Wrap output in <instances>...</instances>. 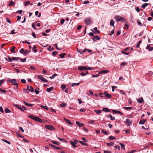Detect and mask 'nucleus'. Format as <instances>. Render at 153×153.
<instances>
[{
  "mask_svg": "<svg viewBox=\"0 0 153 153\" xmlns=\"http://www.w3.org/2000/svg\"><path fill=\"white\" fill-rule=\"evenodd\" d=\"M5 112L6 113H8L11 112V111L8 108H6L5 110Z\"/></svg>",
  "mask_w": 153,
  "mask_h": 153,
  "instance_id": "46",
  "label": "nucleus"
},
{
  "mask_svg": "<svg viewBox=\"0 0 153 153\" xmlns=\"http://www.w3.org/2000/svg\"><path fill=\"white\" fill-rule=\"evenodd\" d=\"M28 90L29 91H31V92H33L34 91V89H33V87L31 86H30V87L28 89Z\"/></svg>",
  "mask_w": 153,
  "mask_h": 153,
  "instance_id": "27",
  "label": "nucleus"
},
{
  "mask_svg": "<svg viewBox=\"0 0 153 153\" xmlns=\"http://www.w3.org/2000/svg\"><path fill=\"white\" fill-rule=\"evenodd\" d=\"M76 123L79 127H82L84 126L83 124L77 121H76Z\"/></svg>",
  "mask_w": 153,
  "mask_h": 153,
  "instance_id": "18",
  "label": "nucleus"
},
{
  "mask_svg": "<svg viewBox=\"0 0 153 153\" xmlns=\"http://www.w3.org/2000/svg\"><path fill=\"white\" fill-rule=\"evenodd\" d=\"M36 45H34L33 46V49H32V50L33 51H34V52L35 53H36V52H37V50L36 49Z\"/></svg>",
  "mask_w": 153,
  "mask_h": 153,
  "instance_id": "41",
  "label": "nucleus"
},
{
  "mask_svg": "<svg viewBox=\"0 0 153 153\" xmlns=\"http://www.w3.org/2000/svg\"><path fill=\"white\" fill-rule=\"evenodd\" d=\"M114 19L116 20L117 22L121 21L124 22H126V19L123 17L119 16H116L114 17Z\"/></svg>",
  "mask_w": 153,
  "mask_h": 153,
  "instance_id": "3",
  "label": "nucleus"
},
{
  "mask_svg": "<svg viewBox=\"0 0 153 153\" xmlns=\"http://www.w3.org/2000/svg\"><path fill=\"white\" fill-rule=\"evenodd\" d=\"M79 85V82H78L77 83H73L71 85L72 86H74V85H75L78 86Z\"/></svg>",
  "mask_w": 153,
  "mask_h": 153,
  "instance_id": "42",
  "label": "nucleus"
},
{
  "mask_svg": "<svg viewBox=\"0 0 153 153\" xmlns=\"http://www.w3.org/2000/svg\"><path fill=\"white\" fill-rule=\"evenodd\" d=\"M108 117H110V119L111 120H114L115 119V118L114 117H112L111 115V114H110L108 116Z\"/></svg>",
  "mask_w": 153,
  "mask_h": 153,
  "instance_id": "26",
  "label": "nucleus"
},
{
  "mask_svg": "<svg viewBox=\"0 0 153 153\" xmlns=\"http://www.w3.org/2000/svg\"><path fill=\"white\" fill-rule=\"evenodd\" d=\"M102 111L106 112H109L110 111V110L107 108H104L102 109Z\"/></svg>",
  "mask_w": 153,
  "mask_h": 153,
  "instance_id": "20",
  "label": "nucleus"
},
{
  "mask_svg": "<svg viewBox=\"0 0 153 153\" xmlns=\"http://www.w3.org/2000/svg\"><path fill=\"white\" fill-rule=\"evenodd\" d=\"M142 41L141 40V41H139L138 43H137V44L136 46V47L137 48H139V46H140V44L142 42Z\"/></svg>",
  "mask_w": 153,
  "mask_h": 153,
  "instance_id": "43",
  "label": "nucleus"
},
{
  "mask_svg": "<svg viewBox=\"0 0 153 153\" xmlns=\"http://www.w3.org/2000/svg\"><path fill=\"white\" fill-rule=\"evenodd\" d=\"M82 140L85 142H88V140L83 137L82 138Z\"/></svg>",
  "mask_w": 153,
  "mask_h": 153,
  "instance_id": "61",
  "label": "nucleus"
},
{
  "mask_svg": "<svg viewBox=\"0 0 153 153\" xmlns=\"http://www.w3.org/2000/svg\"><path fill=\"white\" fill-rule=\"evenodd\" d=\"M66 53H62L59 55V56L61 58H64L65 56L66 55Z\"/></svg>",
  "mask_w": 153,
  "mask_h": 153,
  "instance_id": "25",
  "label": "nucleus"
},
{
  "mask_svg": "<svg viewBox=\"0 0 153 153\" xmlns=\"http://www.w3.org/2000/svg\"><path fill=\"white\" fill-rule=\"evenodd\" d=\"M28 117L29 118H30L35 121L40 123L42 122H43V120L37 117H35L33 115H30Z\"/></svg>",
  "mask_w": 153,
  "mask_h": 153,
  "instance_id": "1",
  "label": "nucleus"
},
{
  "mask_svg": "<svg viewBox=\"0 0 153 153\" xmlns=\"http://www.w3.org/2000/svg\"><path fill=\"white\" fill-rule=\"evenodd\" d=\"M2 141H4V142H5L8 143L9 144H10V143L9 141H7V140H4V139H2Z\"/></svg>",
  "mask_w": 153,
  "mask_h": 153,
  "instance_id": "52",
  "label": "nucleus"
},
{
  "mask_svg": "<svg viewBox=\"0 0 153 153\" xmlns=\"http://www.w3.org/2000/svg\"><path fill=\"white\" fill-rule=\"evenodd\" d=\"M128 126H130L132 123V120L128 118L126 120V121L124 122Z\"/></svg>",
  "mask_w": 153,
  "mask_h": 153,
  "instance_id": "4",
  "label": "nucleus"
},
{
  "mask_svg": "<svg viewBox=\"0 0 153 153\" xmlns=\"http://www.w3.org/2000/svg\"><path fill=\"white\" fill-rule=\"evenodd\" d=\"M66 86L64 85H61V88L62 90H64L66 88Z\"/></svg>",
  "mask_w": 153,
  "mask_h": 153,
  "instance_id": "49",
  "label": "nucleus"
},
{
  "mask_svg": "<svg viewBox=\"0 0 153 153\" xmlns=\"http://www.w3.org/2000/svg\"><path fill=\"white\" fill-rule=\"evenodd\" d=\"M146 49H148L149 51H151L152 50V47H151L149 45H147Z\"/></svg>",
  "mask_w": 153,
  "mask_h": 153,
  "instance_id": "24",
  "label": "nucleus"
},
{
  "mask_svg": "<svg viewBox=\"0 0 153 153\" xmlns=\"http://www.w3.org/2000/svg\"><path fill=\"white\" fill-rule=\"evenodd\" d=\"M146 120H141L139 122V124H143L146 121Z\"/></svg>",
  "mask_w": 153,
  "mask_h": 153,
  "instance_id": "23",
  "label": "nucleus"
},
{
  "mask_svg": "<svg viewBox=\"0 0 153 153\" xmlns=\"http://www.w3.org/2000/svg\"><path fill=\"white\" fill-rule=\"evenodd\" d=\"M58 53L57 51H53L52 52V54L53 56H56Z\"/></svg>",
  "mask_w": 153,
  "mask_h": 153,
  "instance_id": "56",
  "label": "nucleus"
},
{
  "mask_svg": "<svg viewBox=\"0 0 153 153\" xmlns=\"http://www.w3.org/2000/svg\"><path fill=\"white\" fill-rule=\"evenodd\" d=\"M49 145L52 147H53L54 148L56 149H57L58 150H59L61 148H59V147H58L57 146H55L54 145H53L51 144H49Z\"/></svg>",
  "mask_w": 153,
  "mask_h": 153,
  "instance_id": "13",
  "label": "nucleus"
},
{
  "mask_svg": "<svg viewBox=\"0 0 153 153\" xmlns=\"http://www.w3.org/2000/svg\"><path fill=\"white\" fill-rule=\"evenodd\" d=\"M120 144L121 146V149H123V150H125V148L124 147V146H125L123 144L121 143H120Z\"/></svg>",
  "mask_w": 153,
  "mask_h": 153,
  "instance_id": "37",
  "label": "nucleus"
},
{
  "mask_svg": "<svg viewBox=\"0 0 153 153\" xmlns=\"http://www.w3.org/2000/svg\"><path fill=\"white\" fill-rule=\"evenodd\" d=\"M106 144L107 145H108V146H113L114 144V142H111L110 143H107Z\"/></svg>",
  "mask_w": 153,
  "mask_h": 153,
  "instance_id": "34",
  "label": "nucleus"
},
{
  "mask_svg": "<svg viewBox=\"0 0 153 153\" xmlns=\"http://www.w3.org/2000/svg\"><path fill=\"white\" fill-rule=\"evenodd\" d=\"M15 47L14 46L11 48V49L10 50V51L11 53H16V52L14 51V49H15Z\"/></svg>",
  "mask_w": 153,
  "mask_h": 153,
  "instance_id": "29",
  "label": "nucleus"
},
{
  "mask_svg": "<svg viewBox=\"0 0 153 153\" xmlns=\"http://www.w3.org/2000/svg\"><path fill=\"white\" fill-rule=\"evenodd\" d=\"M104 94L105 96L108 99H110L111 98V96L109 94L106 92H105L104 93Z\"/></svg>",
  "mask_w": 153,
  "mask_h": 153,
  "instance_id": "12",
  "label": "nucleus"
},
{
  "mask_svg": "<svg viewBox=\"0 0 153 153\" xmlns=\"http://www.w3.org/2000/svg\"><path fill=\"white\" fill-rule=\"evenodd\" d=\"M135 9L137 12H140V10L139 7L135 8Z\"/></svg>",
  "mask_w": 153,
  "mask_h": 153,
  "instance_id": "64",
  "label": "nucleus"
},
{
  "mask_svg": "<svg viewBox=\"0 0 153 153\" xmlns=\"http://www.w3.org/2000/svg\"><path fill=\"white\" fill-rule=\"evenodd\" d=\"M108 138L109 140H114L116 139V137H115L111 136L109 137Z\"/></svg>",
  "mask_w": 153,
  "mask_h": 153,
  "instance_id": "32",
  "label": "nucleus"
},
{
  "mask_svg": "<svg viewBox=\"0 0 153 153\" xmlns=\"http://www.w3.org/2000/svg\"><path fill=\"white\" fill-rule=\"evenodd\" d=\"M57 74H54L52 76L50 77V78L51 79H53L56 76H57Z\"/></svg>",
  "mask_w": 153,
  "mask_h": 153,
  "instance_id": "38",
  "label": "nucleus"
},
{
  "mask_svg": "<svg viewBox=\"0 0 153 153\" xmlns=\"http://www.w3.org/2000/svg\"><path fill=\"white\" fill-rule=\"evenodd\" d=\"M30 1H26L25 2L24 4L25 6H27L28 4H30Z\"/></svg>",
  "mask_w": 153,
  "mask_h": 153,
  "instance_id": "44",
  "label": "nucleus"
},
{
  "mask_svg": "<svg viewBox=\"0 0 153 153\" xmlns=\"http://www.w3.org/2000/svg\"><path fill=\"white\" fill-rule=\"evenodd\" d=\"M114 147L120 150V146H119L115 145L114 146Z\"/></svg>",
  "mask_w": 153,
  "mask_h": 153,
  "instance_id": "63",
  "label": "nucleus"
},
{
  "mask_svg": "<svg viewBox=\"0 0 153 153\" xmlns=\"http://www.w3.org/2000/svg\"><path fill=\"white\" fill-rule=\"evenodd\" d=\"M23 102H24L25 104L27 106L30 107H32L33 106V104L28 103L27 102H26L25 101H23Z\"/></svg>",
  "mask_w": 153,
  "mask_h": 153,
  "instance_id": "17",
  "label": "nucleus"
},
{
  "mask_svg": "<svg viewBox=\"0 0 153 153\" xmlns=\"http://www.w3.org/2000/svg\"><path fill=\"white\" fill-rule=\"evenodd\" d=\"M54 88L53 87H52L50 88H48L46 89V91L48 92H50L52 90H53Z\"/></svg>",
  "mask_w": 153,
  "mask_h": 153,
  "instance_id": "21",
  "label": "nucleus"
},
{
  "mask_svg": "<svg viewBox=\"0 0 153 153\" xmlns=\"http://www.w3.org/2000/svg\"><path fill=\"white\" fill-rule=\"evenodd\" d=\"M19 59L22 62H25L26 61V59L25 58H24V59L20 58V59Z\"/></svg>",
  "mask_w": 153,
  "mask_h": 153,
  "instance_id": "54",
  "label": "nucleus"
},
{
  "mask_svg": "<svg viewBox=\"0 0 153 153\" xmlns=\"http://www.w3.org/2000/svg\"><path fill=\"white\" fill-rule=\"evenodd\" d=\"M149 5V4H147V3H145L143 4L142 6H141V7H142V8H145L148 5Z\"/></svg>",
  "mask_w": 153,
  "mask_h": 153,
  "instance_id": "33",
  "label": "nucleus"
},
{
  "mask_svg": "<svg viewBox=\"0 0 153 153\" xmlns=\"http://www.w3.org/2000/svg\"><path fill=\"white\" fill-rule=\"evenodd\" d=\"M114 20L112 19H111L110 21V25L112 26H113L114 27Z\"/></svg>",
  "mask_w": 153,
  "mask_h": 153,
  "instance_id": "22",
  "label": "nucleus"
},
{
  "mask_svg": "<svg viewBox=\"0 0 153 153\" xmlns=\"http://www.w3.org/2000/svg\"><path fill=\"white\" fill-rule=\"evenodd\" d=\"M12 59L13 60H18L19 59H20V58L19 57H12Z\"/></svg>",
  "mask_w": 153,
  "mask_h": 153,
  "instance_id": "35",
  "label": "nucleus"
},
{
  "mask_svg": "<svg viewBox=\"0 0 153 153\" xmlns=\"http://www.w3.org/2000/svg\"><path fill=\"white\" fill-rule=\"evenodd\" d=\"M58 138L61 141H65V142L66 141L63 138H61L60 137H58Z\"/></svg>",
  "mask_w": 153,
  "mask_h": 153,
  "instance_id": "51",
  "label": "nucleus"
},
{
  "mask_svg": "<svg viewBox=\"0 0 153 153\" xmlns=\"http://www.w3.org/2000/svg\"><path fill=\"white\" fill-rule=\"evenodd\" d=\"M15 4V3L13 1H11L9 3V6H12L13 4Z\"/></svg>",
  "mask_w": 153,
  "mask_h": 153,
  "instance_id": "48",
  "label": "nucleus"
},
{
  "mask_svg": "<svg viewBox=\"0 0 153 153\" xmlns=\"http://www.w3.org/2000/svg\"><path fill=\"white\" fill-rule=\"evenodd\" d=\"M77 51L79 53H80L81 54H82V53H83V52H83V51L82 50H78V49H77Z\"/></svg>",
  "mask_w": 153,
  "mask_h": 153,
  "instance_id": "59",
  "label": "nucleus"
},
{
  "mask_svg": "<svg viewBox=\"0 0 153 153\" xmlns=\"http://www.w3.org/2000/svg\"><path fill=\"white\" fill-rule=\"evenodd\" d=\"M112 112L114 113H118L120 114H121L122 115H123V113L122 112H120L118 111L113 110H112Z\"/></svg>",
  "mask_w": 153,
  "mask_h": 153,
  "instance_id": "16",
  "label": "nucleus"
},
{
  "mask_svg": "<svg viewBox=\"0 0 153 153\" xmlns=\"http://www.w3.org/2000/svg\"><path fill=\"white\" fill-rule=\"evenodd\" d=\"M13 105L22 112H24V110H26L27 109V108L24 106H22V107H21L19 105L14 104H13Z\"/></svg>",
  "mask_w": 153,
  "mask_h": 153,
  "instance_id": "2",
  "label": "nucleus"
},
{
  "mask_svg": "<svg viewBox=\"0 0 153 153\" xmlns=\"http://www.w3.org/2000/svg\"><path fill=\"white\" fill-rule=\"evenodd\" d=\"M52 143L55 144L56 145H59L60 143L59 142L56 141H52Z\"/></svg>",
  "mask_w": 153,
  "mask_h": 153,
  "instance_id": "36",
  "label": "nucleus"
},
{
  "mask_svg": "<svg viewBox=\"0 0 153 153\" xmlns=\"http://www.w3.org/2000/svg\"><path fill=\"white\" fill-rule=\"evenodd\" d=\"M137 24L139 25H140V26L142 25V23H141V22H140V20H137Z\"/></svg>",
  "mask_w": 153,
  "mask_h": 153,
  "instance_id": "60",
  "label": "nucleus"
},
{
  "mask_svg": "<svg viewBox=\"0 0 153 153\" xmlns=\"http://www.w3.org/2000/svg\"><path fill=\"white\" fill-rule=\"evenodd\" d=\"M85 23L87 25H90L91 23V20L90 18H88L85 19L84 20Z\"/></svg>",
  "mask_w": 153,
  "mask_h": 153,
  "instance_id": "5",
  "label": "nucleus"
},
{
  "mask_svg": "<svg viewBox=\"0 0 153 153\" xmlns=\"http://www.w3.org/2000/svg\"><path fill=\"white\" fill-rule=\"evenodd\" d=\"M37 77L42 81L45 82H48V80L45 79L41 75H38Z\"/></svg>",
  "mask_w": 153,
  "mask_h": 153,
  "instance_id": "6",
  "label": "nucleus"
},
{
  "mask_svg": "<svg viewBox=\"0 0 153 153\" xmlns=\"http://www.w3.org/2000/svg\"><path fill=\"white\" fill-rule=\"evenodd\" d=\"M92 39L94 41H96L100 39V38L99 36L94 35Z\"/></svg>",
  "mask_w": 153,
  "mask_h": 153,
  "instance_id": "10",
  "label": "nucleus"
},
{
  "mask_svg": "<svg viewBox=\"0 0 153 153\" xmlns=\"http://www.w3.org/2000/svg\"><path fill=\"white\" fill-rule=\"evenodd\" d=\"M16 79H9L7 81L8 82L11 83H14V82H15L16 81Z\"/></svg>",
  "mask_w": 153,
  "mask_h": 153,
  "instance_id": "15",
  "label": "nucleus"
},
{
  "mask_svg": "<svg viewBox=\"0 0 153 153\" xmlns=\"http://www.w3.org/2000/svg\"><path fill=\"white\" fill-rule=\"evenodd\" d=\"M45 127L48 130H53L54 129L53 127L51 125H45Z\"/></svg>",
  "mask_w": 153,
  "mask_h": 153,
  "instance_id": "7",
  "label": "nucleus"
},
{
  "mask_svg": "<svg viewBox=\"0 0 153 153\" xmlns=\"http://www.w3.org/2000/svg\"><path fill=\"white\" fill-rule=\"evenodd\" d=\"M78 69L80 71H82L84 70L87 71V67L79 66L78 67Z\"/></svg>",
  "mask_w": 153,
  "mask_h": 153,
  "instance_id": "9",
  "label": "nucleus"
},
{
  "mask_svg": "<svg viewBox=\"0 0 153 153\" xmlns=\"http://www.w3.org/2000/svg\"><path fill=\"white\" fill-rule=\"evenodd\" d=\"M95 34H98L100 33V31L97 30V27H95L93 29L91 30Z\"/></svg>",
  "mask_w": 153,
  "mask_h": 153,
  "instance_id": "8",
  "label": "nucleus"
},
{
  "mask_svg": "<svg viewBox=\"0 0 153 153\" xmlns=\"http://www.w3.org/2000/svg\"><path fill=\"white\" fill-rule=\"evenodd\" d=\"M137 101L138 103H140L143 102H144L143 98V97H141L140 99L137 100Z\"/></svg>",
  "mask_w": 153,
  "mask_h": 153,
  "instance_id": "19",
  "label": "nucleus"
},
{
  "mask_svg": "<svg viewBox=\"0 0 153 153\" xmlns=\"http://www.w3.org/2000/svg\"><path fill=\"white\" fill-rule=\"evenodd\" d=\"M30 52V51H28L27 50H26L25 51L24 54H25V55H26L28 54V53L29 52Z\"/></svg>",
  "mask_w": 153,
  "mask_h": 153,
  "instance_id": "39",
  "label": "nucleus"
},
{
  "mask_svg": "<svg viewBox=\"0 0 153 153\" xmlns=\"http://www.w3.org/2000/svg\"><path fill=\"white\" fill-rule=\"evenodd\" d=\"M24 49L23 48H22L20 50V52L21 53H24Z\"/></svg>",
  "mask_w": 153,
  "mask_h": 153,
  "instance_id": "58",
  "label": "nucleus"
},
{
  "mask_svg": "<svg viewBox=\"0 0 153 153\" xmlns=\"http://www.w3.org/2000/svg\"><path fill=\"white\" fill-rule=\"evenodd\" d=\"M4 82V79H2L0 80V86H1L3 84Z\"/></svg>",
  "mask_w": 153,
  "mask_h": 153,
  "instance_id": "50",
  "label": "nucleus"
},
{
  "mask_svg": "<svg viewBox=\"0 0 153 153\" xmlns=\"http://www.w3.org/2000/svg\"><path fill=\"white\" fill-rule=\"evenodd\" d=\"M123 108L125 109H126V110H128V109H132V107H123Z\"/></svg>",
  "mask_w": 153,
  "mask_h": 153,
  "instance_id": "47",
  "label": "nucleus"
},
{
  "mask_svg": "<svg viewBox=\"0 0 153 153\" xmlns=\"http://www.w3.org/2000/svg\"><path fill=\"white\" fill-rule=\"evenodd\" d=\"M23 91L26 93H29L28 91L26 89L24 88L23 89Z\"/></svg>",
  "mask_w": 153,
  "mask_h": 153,
  "instance_id": "53",
  "label": "nucleus"
},
{
  "mask_svg": "<svg viewBox=\"0 0 153 153\" xmlns=\"http://www.w3.org/2000/svg\"><path fill=\"white\" fill-rule=\"evenodd\" d=\"M70 143L72 145V146H73V147H76L77 146L74 143L73 141H70Z\"/></svg>",
  "mask_w": 153,
  "mask_h": 153,
  "instance_id": "30",
  "label": "nucleus"
},
{
  "mask_svg": "<svg viewBox=\"0 0 153 153\" xmlns=\"http://www.w3.org/2000/svg\"><path fill=\"white\" fill-rule=\"evenodd\" d=\"M79 143H80L81 144H82L83 145H84V146H87L88 145V144L87 143H85L84 142H83V141H79Z\"/></svg>",
  "mask_w": 153,
  "mask_h": 153,
  "instance_id": "28",
  "label": "nucleus"
},
{
  "mask_svg": "<svg viewBox=\"0 0 153 153\" xmlns=\"http://www.w3.org/2000/svg\"><path fill=\"white\" fill-rule=\"evenodd\" d=\"M94 111L96 112L98 114H99L100 113H101L102 112V111L101 110H95Z\"/></svg>",
  "mask_w": 153,
  "mask_h": 153,
  "instance_id": "40",
  "label": "nucleus"
},
{
  "mask_svg": "<svg viewBox=\"0 0 153 153\" xmlns=\"http://www.w3.org/2000/svg\"><path fill=\"white\" fill-rule=\"evenodd\" d=\"M109 71L107 70H104L99 72V74H105L108 73Z\"/></svg>",
  "mask_w": 153,
  "mask_h": 153,
  "instance_id": "14",
  "label": "nucleus"
},
{
  "mask_svg": "<svg viewBox=\"0 0 153 153\" xmlns=\"http://www.w3.org/2000/svg\"><path fill=\"white\" fill-rule=\"evenodd\" d=\"M0 91L1 92L4 93L5 94H6V91L5 90H2V89H1L0 88Z\"/></svg>",
  "mask_w": 153,
  "mask_h": 153,
  "instance_id": "45",
  "label": "nucleus"
},
{
  "mask_svg": "<svg viewBox=\"0 0 153 153\" xmlns=\"http://www.w3.org/2000/svg\"><path fill=\"white\" fill-rule=\"evenodd\" d=\"M114 30H113L111 31V33H109L108 35H111L113 34H114Z\"/></svg>",
  "mask_w": 153,
  "mask_h": 153,
  "instance_id": "62",
  "label": "nucleus"
},
{
  "mask_svg": "<svg viewBox=\"0 0 153 153\" xmlns=\"http://www.w3.org/2000/svg\"><path fill=\"white\" fill-rule=\"evenodd\" d=\"M66 104L65 103H63L60 104V106L62 107H65L66 106Z\"/></svg>",
  "mask_w": 153,
  "mask_h": 153,
  "instance_id": "55",
  "label": "nucleus"
},
{
  "mask_svg": "<svg viewBox=\"0 0 153 153\" xmlns=\"http://www.w3.org/2000/svg\"><path fill=\"white\" fill-rule=\"evenodd\" d=\"M40 107L42 108H43L46 110H48V108L47 107L45 106H44L42 105H40Z\"/></svg>",
  "mask_w": 153,
  "mask_h": 153,
  "instance_id": "31",
  "label": "nucleus"
},
{
  "mask_svg": "<svg viewBox=\"0 0 153 153\" xmlns=\"http://www.w3.org/2000/svg\"><path fill=\"white\" fill-rule=\"evenodd\" d=\"M102 132L105 134H108V132L106 131H105L104 130H102Z\"/></svg>",
  "mask_w": 153,
  "mask_h": 153,
  "instance_id": "57",
  "label": "nucleus"
},
{
  "mask_svg": "<svg viewBox=\"0 0 153 153\" xmlns=\"http://www.w3.org/2000/svg\"><path fill=\"white\" fill-rule=\"evenodd\" d=\"M64 120L69 125H73V123L71 122L69 120L66 119L64 117Z\"/></svg>",
  "mask_w": 153,
  "mask_h": 153,
  "instance_id": "11",
  "label": "nucleus"
}]
</instances>
